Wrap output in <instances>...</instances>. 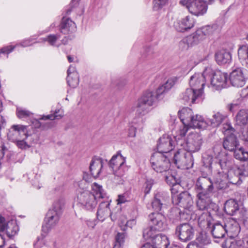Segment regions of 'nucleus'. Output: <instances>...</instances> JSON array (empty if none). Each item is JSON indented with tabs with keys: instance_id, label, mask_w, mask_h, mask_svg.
I'll use <instances>...</instances> for the list:
<instances>
[{
	"instance_id": "052dcab7",
	"label": "nucleus",
	"mask_w": 248,
	"mask_h": 248,
	"mask_svg": "<svg viewBox=\"0 0 248 248\" xmlns=\"http://www.w3.org/2000/svg\"><path fill=\"white\" fill-rule=\"evenodd\" d=\"M15 46H5L0 48V54H7L12 52L15 49Z\"/></svg>"
},
{
	"instance_id": "680f3d73",
	"label": "nucleus",
	"mask_w": 248,
	"mask_h": 248,
	"mask_svg": "<svg viewBox=\"0 0 248 248\" xmlns=\"http://www.w3.org/2000/svg\"><path fill=\"white\" fill-rule=\"evenodd\" d=\"M35 248H50L43 239L38 240L34 244Z\"/></svg>"
},
{
	"instance_id": "2f4dec72",
	"label": "nucleus",
	"mask_w": 248,
	"mask_h": 248,
	"mask_svg": "<svg viewBox=\"0 0 248 248\" xmlns=\"http://www.w3.org/2000/svg\"><path fill=\"white\" fill-rule=\"evenodd\" d=\"M223 146L225 149L229 151H234L237 148L238 142L234 135L226 136L224 139Z\"/></svg>"
},
{
	"instance_id": "1a4fd4ad",
	"label": "nucleus",
	"mask_w": 248,
	"mask_h": 248,
	"mask_svg": "<svg viewBox=\"0 0 248 248\" xmlns=\"http://www.w3.org/2000/svg\"><path fill=\"white\" fill-rule=\"evenodd\" d=\"M150 163L153 169L157 172L162 173L169 170L170 159L160 153H154L151 157Z\"/></svg>"
},
{
	"instance_id": "9d476101",
	"label": "nucleus",
	"mask_w": 248,
	"mask_h": 248,
	"mask_svg": "<svg viewBox=\"0 0 248 248\" xmlns=\"http://www.w3.org/2000/svg\"><path fill=\"white\" fill-rule=\"evenodd\" d=\"M228 75L226 73L220 71L214 72L212 69L211 73L208 74L207 78L209 81L207 83L208 87H212L216 90H219L227 86Z\"/></svg>"
},
{
	"instance_id": "3c124183",
	"label": "nucleus",
	"mask_w": 248,
	"mask_h": 248,
	"mask_svg": "<svg viewBox=\"0 0 248 248\" xmlns=\"http://www.w3.org/2000/svg\"><path fill=\"white\" fill-rule=\"evenodd\" d=\"M169 0H154L153 9L155 11H158L162 9L168 3Z\"/></svg>"
},
{
	"instance_id": "13d9d810",
	"label": "nucleus",
	"mask_w": 248,
	"mask_h": 248,
	"mask_svg": "<svg viewBox=\"0 0 248 248\" xmlns=\"http://www.w3.org/2000/svg\"><path fill=\"white\" fill-rule=\"evenodd\" d=\"M234 131L233 128L232 127L230 124L227 123L223 125V132L225 135H233L232 132Z\"/></svg>"
},
{
	"instance_id": "473e14b6",
	"label": "nucleus",
	"mask_w": 248,
	"mask_h": 248,
	"mask_svg": "<svg viewBox=\"0 0 248 248\" xmlns=\"http://www.w3.org/2000/svg\"><path fill=\"white\" fill-rule=\"evenodd\" d=\"M152 243L155 248H167L170 244L168 237L160 233L155 237Z\"/></svg>"
},
{
	"instance_id": "cd10ccee",
	"label": "nucleus",
	"mask_w": 248,
	"mask_h": 248,
	"mask_svg": "<svg viewBox=\"0 0 248 248\" xmlns=\"http://www.w3.org/2000/svg\"><path fill=\"white\" fill-rule=\"evenodd\" d=\"M215 59L219 65L228 64L232 61V55L229 51L222 49L216 53Z\"/></svg>"
},
{
	"instance_id": "a878e982",
	"label": "nucleus",
	"mask_w": 248,
	"mask_h": 248,
	"mask_svg": "<svg viewBox=\"0 0 248 248\" xmlns=\"http://www.w3.org/2000/svg\"><path fill=\"white\" fill-rule=\"evenodd\" d=\"M67 82L72 88H76L79 83V75L75 66L70 65L67 70Z\"/></svg>"
},
{
	"instance_id": "338daca9",
	"label": "nucleus",
	"mask_w": 248,
	"mask_h": 248,
	"mask_svg": "<svg viewBox=\"0 0 248 248\" xmlns=\"http://www.w3.org/2000/svg\"><path fill=\"white\" fill-rule=\"evenodd\" d=\"M7 149L5 148L4 143L2 141H0V160H1L4 154Z\"/></svg>"
},
{
	"instance_id": "6e6d98bb",
	"label": "nucleus",
	"mask_w": 248,
	"mask_h": 248,
	"mask_svg": "<svg viewBox=\"0 0 248 248\" xmlns=\"http://www.w3.org/2000/svg\"><path fill=\"white\" fill-rule=\"evenodd\" d=\"M35 39H36V38H34L33 37H31L30 38H29L28 39L23 40L21 43H20L19 44H17L15 46V47L18 46H21L23 47H27V46H30L32 44L31 42ZM9 46H12L10 45ZM15 48L16 47H15Z\"/></svg>"
},
{
	"instance_id": "58836bf2",
	"label": "nucleus",
	"mask_w": 248,
	"mask_h": 248,
	"mask_svg": "<svg viewBox=\"0 0 248 248\" xmlns=\"http://www.w3.org/2000/svg\"><path fill=\"white\" fill-rule=\"evenodd\" d=\"M143 123L141 118H135L132 122V125H130L128 130V136L130 137H135L136 134L137 128L141 125Z\"/></svg>"
},
{
	"instance_id": "c9c22d12",
	"label": "nucleus",
	"mask_w": 248,
	"mask_h": 248,
	"mask_svg": "<svg viewBox=\"0 0 248 248\" xmlns=\"http://www.w3.org/2000/svg\"><path fill=\"white\" fill-rule=\"evenodd\" d=\"M226 118L225 115L219 112L215 113L211 118L207 119V127L209 126L212 127L218 126Z\"/></svg>"
},
{
	"instance_id": "7c9ffc66",
	"label": "nucleus",
	"mask_w": 248,
	"mask_h": 248,
	"mask_svg": "<svg viewBox=\"0 0 248 248\" xmlns=\"http://www.w3.org/2000/svg\"><path fill=\"white\" fill-rule=\"evenodd\" d=\"M190 127L204 129L207 127V120H205L201 115L194 114L188 126V128Z\"/></svg>"
},
{
	"instance_id": "de8ad7c7",
	"label": "nucleus",
	"mask_w": 248,
	"mask_h": 248,
	"mask_svg": "<svg viewBox=\"0 0 248 248\" xmlns=\"http://www.w3.org/2000/svg\"><path fill=\"white\" fill-rule=\"evenodd\" d=\"M16 113L19 119L31 118L33 115V113L29 110L20 107L17 108Z\"/></svg>"
},
{
	"instance_id": "5fc2aeb1",
	"label": "nucleus",
	"mask_w": 248,
	"mask_h": 248,
	"mask_svg": "<svg viewBox=\"0 0 248 248\" xmlns=\"http://www.w3.org/2000/svg\"><path fill=\"white\" fill-rule=\"evenodd\" d=\"M27 139H19L14 142L16 143V146L21 149H25L27 148H29L30 146L28 145L27 142L26 141V140Z\"/></svg>"
},
{
	"instance_id": "bb28decb",
	"label": "nucleus",
	"mask_w": 248,
	"mask_h": 248,
	"mask_svg": "<svg viewBox=\"0 0 248 248\" xmlns=\"http://www.w3.org/2000/svg\"><path fill=\"white\" fill-rule=\"evenodd\" d=\"M103 167V160L100 158L94 157L92 159L90 165V171L94 178L99 176Z\"/></svg>"
},
{
	"instance_id": "423d86ee",
	"label": "nucleus",
	"mask_w": 248,
	"mask_h": 248,
	"mask_svg": "<svg viewBox=\"0 0 248 248\" xmlns=\"http://www.w3.org/2000/svg\"><path fill=\"white\" fill-rule=\"evenodd\" d=\"M172 203L183 208V211L180 210L179 211L181 220H188L190 218L193 201L191 195L188 192H181L179 194V197L174 196Z\"/></svg>"
},
{
	"instance_id": "ddd939ff",
	"label": "nucleus",
	"mask_w": 248,
	"mask_h": 248,
	"mask_svg": "<svg viewBox=\"0 0 248 248\" xmlns=\"http://www.w3.org/2000/svg\"><path fill=\"white\" fill-rule=\"evenodd\" d=\"M108 165L115 175L121 177L124 174L126 170L125 158L118 152L112 157Z\"/></svg>"
},
{
	"instance_id": "39448f33",
	"label": "nucleus",
	"mask_w": 248,
	"mask_h": 248,
	"mask_svg": "<svg viewBox=\"0 0 248 248\" xmlns=\"http://www.w3.org/2000/svg\"><path fill=\"white\" fill-rule=\"evenodd\" d=\"M223 24V21L221 19L212 26H206L201 28L184 38L183 43H186L188 46L197 45L205 40L206 37L218 34Z\"/></svg>"
},
{
	"instance_id": "a211bd4d",
	"label": "nucleus",
	"mask_w": 248,
	"mask_h": 248,
	"mask_svg": "<svg viewBox=\"0 0 248 248\" xmlns=\"http://www.w3.org/2000/svg\"><path fill=\"white\" fill-rule=\"evenodd\" d=\"M149 223L158 231H162L167 227L166 217L161 213H152L149 216Z\"/></svg>"
},
{
	"instance_id": "dca6fc26",
	"label": "nucleus",
	"mask_w": 248,
	"mask_h": 248,
	"mask_svg": "<svg viewBox=\"0 0 248 248\" xmlns=\"http://www.w3.org/2000/svg\"><path fill=\"white\" fill-rule=\"evenodd\" d=\"M202 94L201 92L190 87L182 93L180 98L184 103L191 105L201 101L202 99Z\"/></svg>"
},
{
	"instance_id": "bf43d9fd",
	"label": "nucleus",
	"mask_w": 248,
	"mask_h": 248,
	"mask_svg": "<svg viewBox=\"0 0 248 248\" xmlns=\"http://www.w3.org/2000/svg\"><path fill=\"white\" fill-rule=\"evenodd\" d=\"M162 206V203L159 202V200L157 198H154V200L152 202L153 208L156 211H160Z\"/></svg>"
},
{
	"instance_id": "393cba45",
	"label": "nucleus",
	"mask_w": 248,
	"mask_h": 248,
	"mask_svg": "<svg viewBox=\"0 0 248 248\" xmlns=\"http://www.w3.org/2000/svg\"><path fill=\"white\" fill-rule=\"evenodd\" d=\"M224 224V220H223L217 221L212 226L211 232L215 238H222L225 236L226 230Z\"/></svg>"
},
{
	"instance_id": "6ab92c4d",
	"label": "nucleus",
	"mask_w": 248,
	"mask_h": 248,
	"mask_svg": "<svg viewBox=\"0 0 248 248\" xmlns=\"http://www.w3.org/2000/svg\"><path fill=\"white\" fill-rule=\"evenodd\" d=\"M195 24L194 19L186 16L184 18L177 19L173 23V27L178 31L184 32L193 28Z\"/></svg>"
},
{
	"instance_id": "b1692460",
	"label": "nucleus",
	"mask_w": 248,
	"mask_h": 248,
	"mask_svg": "<svg viewBox=\"0 0 248 248\" xmlns=\"http://www.w3.org/2000/svg\"><path fill=\"white\" fill-rule=\"evenodd\" d=\"M110 200L102 202L99 206L97 212V217L98 220L103 221L106 217L110 216L112 220H114L116 218L112 217L109 209V204Z\"/></svg>"
},
{
	"instance_id": "9b49d317",
	"label": "nucleus",
	"mask_w": 248,
	"mask_h": 248,
	"mask_svg": "<svg viewBox=\"0 0 248 248\" xmlns=\"http://www.w3.org/2000/svg\"><path fill=\"white\" fill-rule=\"evenodd\" d=\"M179 3L186 7L189 13L197 16L205 14L208 8L201 0H181Z\"/></svg>"
},
{
	"instance_id": "0eeeda50",
	"label": "nucleus",
	"mask_w": 248,
	"mask_h": 248,
	"mask_svg": "<svg viewBox=\"0 0 248 248\" xmlns=\"http://www.w3.org/2000/svg\"><path fill=\"white\" fill-rule=\"evenodd\" d=\"M161 95H158L156 93L151 91H146L138 100L136 104L137 113L141 116H144L148 113L151 110V107L156 105L157 100Z\"/></svg>"
},
{
	"instance_id": "4468645a",
	"label": "nucleus",
	"mask_w": 248,
	"mask_h": 248,
	"mask_svg": "<svg viewBox=\"0 0 248 248\" xmlns=\"http://www.w3.org/2000/svg\"><path fill=\"white\" fill-rule=\"evenodd\" d=\"M27 128V126L22 124L13 125L8 134L9 140L15 142L19 139H28L29 135Z\"/></svg>"
},
{
	"instance_id": "a18cd8bd",
	"label": "nucleus",
	"mask_w": 248,
	"mask_h": 248,
	"mask_svg": "<svg viewBox=\"0 0 248 248\" xmlns=\"http://www.w3.org/2000/svg\"><path fill=\"white\" fill-rule=\"evenodd\" d=\"M234 157L240 161L248 159V152L245 151L243 148H237L234 151Z\"/></svg>"
},
{
	"instance_id": "603ef678",
	"label": "nucleus",
	"mask_w": 248,
	"mask_h": 248,
	"mask_svg": "<svg viewBox=\"0 0 248 248\" xmlns=\"http://www.w3.org/2000/svg\"><path fill=\"white\" fill-rule=\"evenodd\" d=\"M155 198H157L162 205H166L169 198L168 194L165 192H158L155 195Z\"/></svg>"
},
{
	"instance_id": "37998d69",
	"label": "nucleus",
	"mask_w": 248,
	"mask_h": 248,
	"mask_svg": "<svg viewBox=\"0 0 248 248\" xmlns=\"http://www.w3.org/2000/svg\"><path fill=\"white\" fill-rule=\"evenodd\" d=\"M157 232L158 231L151 225L150 227L147 228L143 230V236L145 239L151 240L152 242L155 237L159 234L157 233Z\"/></svg>"
},
{
	"instance_id": "ea45409f",
	"label": "nucleus",
	"mask_w": 248,
	"mask_h": 248,
	"mask_svg": "<svg viewBox=\"0 0 248 248\" xmlns=\"http://www.w3.org/2000/svg\"><path fill=\"white\" fill-rule=\"evenodd\" d=\"M235 122L237 125L246 124L248 122V110L241 109L236 115Z\"/></svg>"
},
{
	"instance_id": "a19ab883",
	"label": "nucleus",
	"mask_w": 248,
	"mask_h": 248,
	"mask_svg": "<svg viewBox=\"0 0 248 248\" xmlns=\"http://www.w3.org/2000/svg\"><path fill=\"white\" fill-rule=\"evenodd\" d=\"M3 225L5 226L4 229L2 231H6L7 235L10 237L15 235L18 231V227L15 222H8L7 223L4 218Z\"/></svg>"
},
{
	"instance_id": "4d7b16f0",
	"label": "nucleus",
	"mask_w": 248,
	"mask_h": 248,
	"mask_svg": "<svg viewBox=\"0 0 248 248\" xmlns=\"http://www.w3.org/2000/svg\"><path fill=\"white\" fill-rule=\"evenodd\" d=\"M154 184H155V181L154 180H153L152 179H149L147 180L146 183H145V189H144L145 194L146 195L150 192V191L152 187V186Z\"/></svg>"
},
{
	"instance_id": "5701e85b",
	"label": "nucleus",
	"mask_w": 248,
	"mask_h": 248,
	"mask_svg": "<svg viewBox=\"0 0 248 248\" xmlns=\"http://www.w3.org/2000/svg\"><path fill=\"white\" fill-rule=\"evenodd\" d=\"M194 115L192 110L189 108H184L178 112V116L183 124L179 129L186 127L188 130V126Z\"/></svg>"
},
{
	"instance_id": "c85d7f7f",
	"label": "nucleus",
	"mask_w": 248,
	"mask_h": 248,
	"mask_svg": "<svg viewBox=\"0 0 248 248\" xmlns=\"http://www.w3.org/2000/svg\"><path fill=\"white\" fill-rule=\"evenodd\" d=\"M75 23L68 18H63L60 25V30L64 34H68L76 30Z\"/></svg>"
},
{
	"instance_id": "f03ea898",
	"label": "nucleus",
	"mask_w": 248,
	"mask_h": 248,
	"mask_svg": "<svg viewBox=\"0 0 248 248\" xmlns=\"http://www.w3.org/2000/svg\"><path fill=\"white\" fill-rule=\"evenodd\" d=\"M187 131L186 127L175 130L174 138L177 145L191 154L199 151L203 143L202 137L199 133H191L185 140L184 137Z\"/></svg>"
},
{
	"instance_id": "412c9836",
	"label": "nucleus",
	"mask_w": 248,
	"mask_h": 248,
	"mask_svg": "<svg viewBox=\"0 0 248 248\" xmlns=\"http://www.w3.org/2000/svg\"><path fill=\"white\" fill-rule=\"evenodd\" d=\"M230 81L232 86L236 88L245 85L246 79L241 68H237L232 71L230 74Z\"/></svg>"
},
{
	"instance_id": "f704fd0d",
	"label": "nucleus",
	"mask_w": 248,
	"mask_h": 248,
	"mask_svg": "<svg viewBox=\"0 0 248 248\" xmlns=\"http://www.w3.org/2000/svg\"><path fill=\"white\" fill-rule=\"evenodd\" d=\"M239 206L237 202L233 199L228 200L224 204V211L230 216H233L238 211Z\"/></svg>"
},
{
	"instance_id": "4be33fe9",
	"label": "nucleus",
	"mask_w": 248,
	"mask_h": 248,
	"mask_svg": "<svg viewBox=\"0 0 248 248\" xmlns=\"http://www.w3.org/2000/svg\"><path fill=\"white\" fill-rule=\"evenodd\" d=\"M224 220L226 233L229 235L230 237L237 236L240 231V228L236 220L232 218H228Z\"/></svg>"
},
{
	"instance_id": "f257e3e1",
	"label": "nucleus",
	"mask_w": 248,
	"mask_h": 248,
	"mask_svg": "<svg viewBox=\"0 0 248 248\" xmlns=\"http://www.w3.org/2000/svg\"><path fill=\"white\" fill-rule=\"evenodd\" d=\"M84 180L76 182L74 183V186L78 188L77 191L78 202L83 207L87 210L94 209L97 203V199H108V197L102 188V186L96 183L92 185V189L93 193L90 191L84 190L86 188L87 181L85 176H83Z\"/></svg>"
},
{
	"instance_id": "aec40b11",
	"label": "nucleus",
	"mask_w": 248,
	"mask_h": 248,
	"mask_svg": "<svg viewBox=\"0 0 248 248\" xmlns=\"http://www.w3.org/2000/svg\"><path fill=\"white\" fill-rule=\"evenodd\" d=\"M174 145V143L171 138L168 135H164L159 139L157 144L158 152L157 153L162 154L168 153L172 150Z\"/></svg>"
},
{
	"instance_id": "49530a36",
	"label": "nucleus",
	"mask_w": 248,
	"mask_h": 248,
	"mask_svg": "<svg viewBox=\"0 0 248 248\" xmlns=\"http://www.w3.org/2000/svg\"><path fill=\"white\" fill-rule=\"evenodd\" d=\"M216 159H218V157L213 158L211 155H207L206 156L203 157L202 161L204 166L208 168L210 170H215V164L217 160Z\"/></svg>"
},
{
	"instance_id": "72a5a7b5",
	"label": "nucleus",
	"mask_w": 248,
	"mask_h": 248,
	"mask_svg": "<svg viewBox=\"0 0 248 248\" xmlns=\"http://www.w3.org/2000/svg\"><path fill=\"white\" fill-rule=\"evenodd\" d=\"M176 77H172L169 78L163 85L160 86L157 89L158 95H161L163 93L168 92L175 85L177 82Z\"/></svg>"
},
{
	"instance_id": "6e6552de",
	"label": "nucleus",
	"mask_w": 248,
	"mask_h": 248,
	"mask_svg": "<svg viewBox=\"0 0 248 248\" xmlns=\"http://www.w3.org/2000/svg\"><path fill=\"white\" fill-rule=\"evenodd\" d=\"M211 71L212 69L210 67H206L202 73L194 74L189 80L190 87L203 94L204 86L207 85V76Z\"/></svg>"
},
{
	"instance_id": "8fccbe9b",
	"label": "nucleus",
	"mask_w": 248,
	"mask_h": 248,
	"mask_svg": "<svg viewBox=\"0 0 248 248\" xmlns=\"http://www.w3.org/2000/svg\"><path fill=\"white\" fill-rule=\"evenodd\" d=\"M125 232H118L115 237V242L113 248H121L124 242Z\"/></svg>"
},
{
	"instance_id": "864d4df0",
	"label": "nucleus",
	"mask_w": 248,
	"mask_h": 248,
	"mask_svg": "<svg viewBox=\"0 0 248 248\" xmlns=\"http://www.w3.org/2000/svg\"><path fill=\"white\" fill-rule=\"evenodd\" d=\"M236 173L241 174L242 177L248 176V163L236 168Z\"/></svg>"
},
{
	"instance_id": "f8f14e48",
	"label": "nucleus",
	"mask_w": 248,
	"mask_h": 248,
	"mask_svg": "<svg viewBox=\"0 0 248 248\" xmlns=\"http://www.w3.org/2000/svg\"><path fill=\"white\" fill-rule=\"evenodd\" d=\"M179 149L174 154L173 161L178 168L188 169L193 167L194 160L193 155L190 153Z\"/></svg>"
},
{
	"instance_id": "4c0bfd02",
	"label": "nucleus",
	"mask_w": 248,
	"mask_h": 248,
	"mask_svg": "<svg viewBox=\"0 0 248 248\" xmlns=\"http://www.w3.org/2000/svg\"><path fill=\"white\" fill-rule=\"evenodd\" d=\"M238 55L242 64L248 67V46L240 47L238 50Z\"/></svg>"
},
{
	"instance_id": "69168bd1",
	"label": "nucleus",
	"mask_w": 248,
	"mask_h": 248,
	"mask_svg": "<svg viewBox=\"0 0 248 248\" xmlns=\"http://www.w3.org/2000/svg\"><path fill=\"white\" fill-rule=\"evenodd\" d=\"M239 103L233 102L228 106V108L230 111L233 112L239 108Z\"/></svg>"
},
{
	"instance_id": "774afa93",
	"label": "nucleus",
	"mask_w": 248,
	"mask_h": 248,
	"mask_svg": "<svg viewBox=\"0 0 248 248\" xmlns=\"http://www.w3.org/2000/svg\"><path fill=\"white\" fill-rule=\"evenodd\" d=\"M86 224L89 227L93 229L96 225V221L95 219L88 220L86 221Z\"/></svg>"
},
{
	"instance_id": "e433bc0d",
	"label": "nucleus",
	"mask_w": 248,
	"mask_h": 248,
	"mask_svg": "<svg viewBox=\"0 0 248 248\" xmlns=\"http://www.w3.org/2000/svg\"><path fill=\"white\" fill-rule=\"evenodd\" d=\"M225 175L229 182L233 185H239L242 182V176L236 173V168L229 170Z\"/></svg>"
},
{
	"instance_id": "20e7f679",
	"label": "nucleus",
	"mask_w": 248,
	"mask_h": 248,
	"mask_svg": "<svg viewBox=\"0 0 248 248\" xmlns=\"http://www.w3.org/2000/svg\"><path fill=\"white\" fill-rule=\"evenodd\" d=\"M213 188V183L210 178L201 177L197 180L195 190L198 198L197 205L199 210L205 209L210 203V195Z\"/></svg>"
},
{
	"instance_id": "0e129e2a",
	"label": "nucleus",
	"mask_w": 248,
	"mask_h": 248,
	"mask_svg": "<svg viewBox=\"0 0 248 248\" xmlns=\"http://www.w3.org/2000/svg\"><path fill=\"white\" fill-rule=\"evenodd\" d=\"M180 186L179 185H174L172 186V188L171 189V194H172V202H173V197L174 196L179 197L178 193V189L180 188Z\"/></svg>"
},
{
	"instance_id": "79ce46f5",
	"label": "nucleus",
	"mask_w": 248,
	"mask_h": 248,
	"mask_svg": "<svg viewBox=\"0 0 248 248\" xmlns=\"http://www.w3.org/2000/svg\"><path fill=\"white\" fill-rule=\"evenodd\" d=\"M243 242L241 240H236L232 237L227 239L222 244V248H242Z\"/></svg>"
},
{
	"instance_id": "e2e57ef3",
	"label": "nucleus",
	"mask_w": 248,
	"mask_h": 248,
	"mask_svg": "<svg viewBox=\"0 0 248 248\" xmlns=\"http://www.w3.org/2000/svg\"><path fill=\"white\" fill-rule=\"evenodd\" d=\"M207 214L205 213H203L201 216L199 217L198 223L200 226L203 225L204 223L208 224V222L207 220Z\"/></svg>"
},
{
	"instance_id": "7ed1b4c3",
	"label": "nucleus",
	"mask_w": 248,
	"mask_h": 248,
	"mask_svg": "<svg viewBox=\"0 0 248 248\" xmlns=\"http://www.w3.org/2000/svg\"><path fill=\"white\" fill-rule=\"evenodd\" d=\"M65 200L63 197H60L54 201L45 218L44 224L42 226L43 232L47 233L59 224Z\"/></svg>"
},
{
	"instance_id": "c03bdc74",
	"label": "nucleus",
	"mask_w": 248,
	"mask_h": 248,
	"mask_svg": "<svg viewBox=\"0 0 248 248\" xmlns=\"http://www.w3.org/2000/svg\"><path fill=\"white\" fill-rule=\"evenodd\" d=\"M195 243L199 247L207 245L210 243V239L205 232H201L196 238Z\"/></svg>"
},
{
	"instance_id": "f3484780",
	"label": "nucleus",
	"mask_w": 248,
	"mask_h": 248,
	"mask_svg": "<svg viewBox=\"0 0 248 248\" xmlns=\"http://www.w3.org/2000/svg\"><path fill=\"white\" fill-rule=\"evenodd\" d=\"M175 234L181 241L186 242L193 238L194 230L189 223H183L176 227Z\"/></svg>"
},
{
	"instance_id": "09e8293b",
	"label": "nucleus",
	"mask_w": 248,
	"mask_h": 248,
	"mask_svg": "<svg viewBox=\"0 0 248 248\" xmlns=\"http://www.w3.org/2000/svg\"><path fill=\"white\" fill-rule=\"evenodd\" d=\"M63 116V112L58 109L56 110L53 114H51L46 116H43L40 119L43 120L60 119L62 118Z\"/></svg>"
},
{
	"instance_id": "c756f323",
	"label": "nucleus",
	"mask_w": 248,
	"mask_h": 248,
	"mask_svg": "<svg viewBox=\"0 0 248 248\" xmlns=\"http://www.w3.org/2000/svg\"><path fill=\"white\" fill-rule=\"evenodd\" d=\"M61 36L59 33L49 34L45 37L41 38L38 42H47L52 46L59 47L62 44V41L60 40Z\"/></svg>"
},
{
	"instance_id": "2eb2a0df",
	"label": "nucleus",
	"mask_w": 248,
	"mask_h": 248,
	"mask_svg": "<svg viewBox=\"0 0 248 248\" xmlns=\"http://www.w3.org/2000/svg\"><path fill=\"white\" fill-rule=\"evenodd\" d=\"M216 160L215 164V170L218 171V174L221 173V172L218 170L219 168L223 170V173L225 172V173L231 170L237 168L236 167L234 166L233 160L225 155L219 154L218 159H216Z\"/></svg>"
}]
</instances>
